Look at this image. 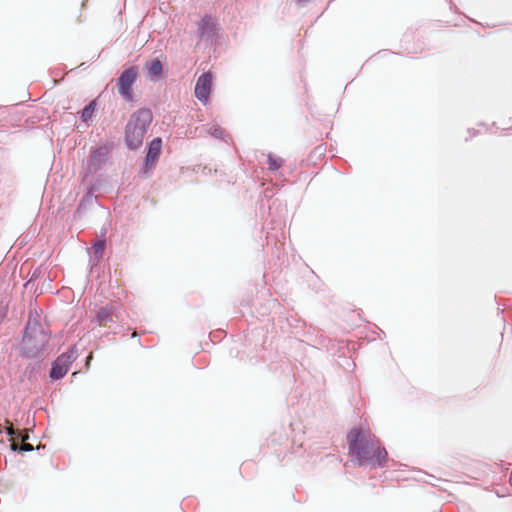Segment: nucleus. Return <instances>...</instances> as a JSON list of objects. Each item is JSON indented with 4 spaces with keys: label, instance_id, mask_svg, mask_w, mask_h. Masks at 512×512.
<instances>
[{
    "label": "nucleus",
    "instance_id": "nucleus-7",
    "mask_svg": "<svg viewBox=\"0 0 512 512\" xmlns=\"http://www.w3.org/2000/svg\"><path fill=\"white\" fill-rule=\"evenodd\" d=\"M362 441L361 432L353 431L349 436V451L359 463L361 462V447L358 445Z\"/></svg>",
    "mask_w": 512,
    "mask_h": 512
},
{
    "label": "nucleus",
    "instance_id": "nucleus-11",
    "mask_svg": "<svg viewBox=\"0 0 512 512\" xmlns=\"http://www.w3.org/2000/svg\"><path fill=\"white\" fill-rule=\"evenodd\" d=\"M93 111H94V105L93 104H90L89 106L84 108V110L82 111V119L83 120H87L88 118H90L92 113H93Z\"/></svg>",
    "mask_w": 512,
    "mask_h": 512
},
{
    "label": "nucleus",
    "instance_id": "nucleus-8",
    "mask_svg": "<svg viewBox=\"0 0 512 512\" xmlns=\"http://www.w3.org/2000/svg\"><path fill=\"white\" fill-rule=\"evenodd\" d=\"M365 454H368V462L371 465L380 464L381 460H383L386 457V452L383 449H380L379 447L371 446H365Z\"/></svg>",
    "mask_w": 512,
    "mask_h": 512
},
{
    "label": "nucleus",
    "instance_id": "nucleus-6",
    "mask_svg": "<svg viewBox=\"0 0 512 512\" xmlns=\"http://www.w3.org/2000/svg\"><path fill=\"white\" fill-rule=\"evenodd\" d=\"M146 131L135 128L134 126L127 125L126 128V142L131 148L139 147L143 141Z\"/></svg>",
    "mask_w": 512,
    "mask_h": 512
},
{
    "label": "nucleus",
    "instance_id": "nucleus-12",
    "mask_svg": "<svg viewBox=\"0 0 512 512\" xmlns=\"http://www.w3.org/2000/svg\"><path fill=\"white\" fill-rule=\"evenodd\" d=\"M32 449H33V448H32V446H31L30 444H23V445L21 446V450H22V451H25V452L32 451Z\"/></svg>",
    "mask_w": 512,
    "mask_h": 512
},
{
    "label": "nucleus",
    "instance_id": "nucleus-4",
    "mask_svg": "<svg viewBox=\"0 0 512 512\" xmlns=\"http://www.w3.org/2000/svg\"><path fill=\"white\" fill-rule=\"evenodd\" d=\"M152 118V113L149 109H141L132 116L128 125L147 131V128L152 122Z\"/></svg>",
    "mask_w": 512,
    "mask_h": 512
},
{
    "label": "nucleus",
    "instance_id": "nucleus-3",
    "mask_svg": "<svg viewBox=\"0 0 512 512\" xmlns=\"http://www.w3.org/2000/svg\"><path fill=\"white\" fill-rule=\"evenodd\" d=\"M211 86L212 80L209 74H203L199 77L195 86V95L200 102L207 103Z\"/></svg>",
    "mask_w": 512,
    "mask_h": 512
},
{
    "label": "nucleus",
    "instance_id": "nucleus-1",
    "mask_svg": "<svg viewBox=\"0 0 512 512\" xmlns=\"http://www.w3.org/2000/svg\"><path fill=\"white\" fill-rule=\"evenodd\" d=\"M76 354L77 352L75 349H71L67 353L61 354L52 365L50 377L53 379H60L66 375L70 365L76 358Z\"/></svg>",
    "mask_w": 512,
    "mask_h": 512
},
{
    "label": "nucleus",
    "instance_id": "nucleus-5",
    "mask_svg": "<svg viewBox=\"0 0 512 512\" xmlns=\"http://www.w3.org/2000/svg\"><path fill=\"white\" fill-rule=\"evenodd\" d=\"M162 141L160 138L153 139L149 145L147 150V155L145 159V167L149 169L155 161L158 159L161 153Z\"/></svg>",
    "mask_w": 512,
    "mask_h": 512
},
{
    "label": "nucleus",
    "instance_id": "nucleus-9",
    "mask_svg": "<svg viewBox=\"0 0 512 512\" xmlns=\"http://www.w3.org/2000/svg\"><path fill=\"white\" fill-rule=\"evenodd\" d=\"M162 73V64L160 61H153L148 68V77L151 80H156Z\"/></svg>",
    "mask_w": 512,
    "mask_h": 512
},
{
    "label": "nucleus",
    "instance_id": "nucleus-2",
    "mask_svg": "<svg viewBox=\"0 0 512 512\" xmlns=\"http://www.w3.org/2000/svg\"><path fill=\"white\" fill-rule=\"evenodd\" d=\"M137 69L135 67H131L124 71L119 78L118 81V92L127 101H132V86L137 79Z\"/></svg>",
    "mask_w": 512,
    "mask_h": 512
},
{
    "label": "nucleus",
    "instance_id": "nucleus-10",
    "mask_svg": "<svg viewBox=\"0 0 512 512\" xmlns=\"http://www.w3.org/2000/svg\"><path fill=\"white\" fill-rule=\"evenodd\" d=\"M93 249H94V253L96 254V256L98 257H101L103 252H104V249H105V244L103 241H100L98 243H96L94 246H93Z\"/></svg>",
    "mask_w": 512,
    "mask_h": 512
}]
</instances>
